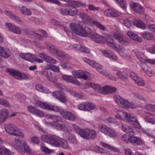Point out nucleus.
Instances as JSON below:
<instances>
[{"label": "nucleus", "instance_id": "f257e3e1", "mask_svg": "<svg viewBox=\"0 0 155 155\" xmlns=\"http://www.w3.org/2000/svg\"><path fill=\"white\" fill-rule=\"evenodd\" d=\"M73 128L77 133L84 138L93 139L96 137V132L93 130L88 128L81 129L75 125H73Z\"/></svg>", "mask_w": 155, "mask_h": 155}, {"label": "nucleus", "instance_id": "f03ea898", "mask_svg": "<svg viewBox=\"0 0 155 155\" xmlns=\"http://www.w3.org/2000/svg\"><path fill=\"white\" fill-rule=\"evenodd\" d=\"M5 128L6 131L10 135L19 137L20 138L24 137L23 134L14 125L7 124L5 125Z\"/></svg>", "mask_w": 155, "mask_h": 155}, {"label": "nucleus", "instance_id": "7ed1b4c3", "mask_svg": "<svg viewBox=\"0 0 155 155\" xmlns=\"http://www.w3.org/2000/svg\"><path fill=\"white\" fill-rule=\"evenodd\" d=\"M70 27L72 31L76 34L81 36L86 37L88 34L79 24L76 23H71Z\"/></svg>", "mask_w": 155, "mask_h": 155}, {"label": "nucleus", "instance_id": "20e7f679", "mask_svg": "<svg viewBox=\"0 0 155 155\" xmlns=\"http://www.w3.org/2000/svg\"><path fill=\"white\" fill-rule=\"evenodd\" d=\"M105 38L107 45L111 48L120 53L124 52L125 51V49L122 48L120 45H116L114 42V39L111 35H107Z\"/></svg>", "mask_w": 155, "mask_h": 155}, {"label": "nucleus", "instance_id": "39448f33", "mask_svg": "<svg viewBox=\"0 0 155 155\" xmlns=\"http://www.w3.org/2000/svg\"><path fill=\"white\" fill-rule=\"evenodd\" d=\"M6 71L9 73L15 78L18 80L27 79L28 78L27 75L22 74L19 71L12 69H8Z\"/></svg>", "mask_w": 155, "mask_h": 155}, {"label": "nucleus", "instance_id": "423d86ee", "mask_svg": "<svg viewBox=\"0 0 155 155\" xmlns=\"http://www.w3.org/2000/svg\"><path fill=\"white\" fill-rule=\"evenodd\" d=\"M114 100L116 103L120 106L124 107H131L134 108L135 106L132 107L130 103L126 100L124 99L120 96H115L114 97Z\"/></svg>", "mask_w": 155, "mask_h": 155}, {"label": "nucleus", "instance_id": "0eeeda50", "mask_svg": "<svg viewBox=\"0 0 155 155\" xmlns=\"http://www.w3.org/2000/svg\"><path fill=\"white\" fill-rule=\"evenodd\" d=\"M61 14L64 15L74 16L78 13V10L74 8H62L61 10Z\"/></svg>", "mask_w": 155, "mask_h": 155}, {"label": "nucleus", "instance_id": "6e6552de", "mask_svg": "<svg viewBox=\"0 0 155 155\" xmlns=\"http://www.w3.org/2000/svg\"><path fill=\"white\" fill-rule=\"evenodd\" d=\"M95 106L94 104L89 102L82 103L79 104L78 109L82 110L90 111L95 108Z\"/></svg>", "mask_w": 155, "mask_h": 155}, {"label": "nucleus", "instance_id": "1a4fd4ad", "mask_svg": "<svg viewBox=\"0 0 155 155\" xmlns=\"http://www.w3.org/2000/svg\"><path fill=\"white\" fill-rule=\"evenodd\" d=\"M20 56L23 59L31 62H34L35 61L38 62L39 61V59L36 58L35 55L29 53H20Z\"/></svg>", "mask_w": 155, "mask_h": 155}, {"label": "nucleus", "instance_id": "9d476101", "mask_svg": "<svg viewBox=\"0 0 155 155\" xmlns=\"http://www.w3.org/2000/svg\"><path fill=\"white\" fill-rule=\"evenodd\" d=\"M72 74L75 78H81L86 80L90 76V74L86 71H74Z\"/></svg>", "mask_w": 155, "mask_h": 155}, {"label": "nucleus", "instance_id": "9b49d317", "mask_svg": "<svg viewBox=\"0 0 155 155\" xmlns=\"http://www.w3.org/2000/svg\"><path fill=\"white\" fill-rule=\"evenodd\" d=\"M104 13L105 16L108 17H117L121 14L120 12L113 8H109L105 10Z\"/></svg>", "mask_w": 155, "mask_h": 155}, {"label": "nucleus", "instance_id": "f8f14e48", "mask_svg": "<svg viewBox=\"0 0 155 155\" xmlns=\"http://www.w3.org/2000/svg\"><path fill=\"white\" fill-rule=\"evenodd\" d=\"M130 6L135 12L141 14L144 12V10L140 4L131 2L130 4Z\"/></svg>", "mask_w": 155, "mask_h": 155}, {"label": "nucleus", "instance_id": "ddd939ff", "mask_svg": "<svg viewBox=\"0 0 155 155\" xmlns=\"http://www.w3.org/2000/svg\"><path fill=\"white\" fill-rule=\"evenodd\" d=\"M5 26L10 31L14 33L17 34H20L21 33V30L18 27L11 23H6Z\"/></svg>", "mask_w": 155, "mask_h": 155}, {"label": "nucleus", "instance_id": "4468645a", "mask_svg": "<svg viewBox=\"0 0 155 155\" xmlns=\"http://www.w3.org/2000/svg\"><path fill=\"white\" fill-rule=\"evenodd\" d=\"M129 143L135 146L140 145L143 143V141L140 137L134 135H130Z\"/></svg>", "mask_w": 155, "mask_h": 155}, {"label": "nucleus", "instance_id": "2eb2a0df", "mask_svg": "<svg viewBox=\"0 0 155 155\" xmlns=\"http://www.w3.org/2000/svg\"><path fill=\"white\" fill-rule=\"evenodd\" d=\"M136 54L141 62H143L145 61L147 63L155 64V60L148 58H144V54L143 53L137 51L136 52Z\"/></svg>", "mask_w": 155, "mask_h": 155}, {"label": "nucleus", "instance_id": "dca6fc26", "mask_svg": "<svg viewBox=\"0 0 155 155\" xmlns=\"http://www.w3.org/2000/svg\"><path fill=\"white\" fill-rule=\"evenodd\" d=\"M86 6V4L85 3L80 2L73 0L69 2V3L67 5L66 7L76 8L78 7H84Z\"/></svg>", "mask_w": 155, "mask_h": 155}, {"label": "nucleus", "instance_id": "f3484780", "mask_svg": "<svg viewBox=\"0 0 155 155\" xmlns=\"http://www.w3.org/2000/svg\"><path fill=\"white\" fill-rule=\"evenodd\" d=\"M91 35V38L96 42L98 43H103L105 41V38L97 34H92L91 35V32H88V34Z\"/></svg>", "mask_w": 155, "mask_h": 155}, {"label": "nucleus", "instance_id": "a211bd4d", "mask_svg": "<svg viewBox=\"0 0 155 155\" xmlns=\"http://www.w3.org/2000/svg\"><path fill=\"white\" fill-rule=\"evenodd\" d=\"M61 138L55 135L50 136V141L49 144L55 147L60 146V142Z\"/></svg>", "mask_w": 155, "mask_h": 155}, {"label": "nucleus", "instance_id": "6ab92c4d", "mask_svg": "<svg viewBox=\"0 0 155 155\" xmlns=\"http://www.w3.org/2000/svg\"><path fill=\"white\" fill-rule=\"evenodd\" d=\"M60 114L64 118L71 120L74 121L75 119L74 115L70 112L67 111H61Z\"/></svg>", "mask_w": 155, "mask_h": 155}, {"label": "nucleus", "instance_id": "aec40b11", "mask_svg": "<svg viewBox=\"0 0 155 155\" xmlns=\"http://www.w3.org/2000/svg\"><path fill=\"white\" fill-rule=\"evenodd\" d=\"M42 73L45 75L46 76L48 79L51 81L55 82L56 79L54 77L52 73H51L49 69H47V66L42 71Z\"/></svg>", "mask_w": 155, "mask_h": 155}, {"label": "nucleus", "instance_id": "412c9836", "mask_svg": "<svg viewBox=\"0 0 155 155\" xmlns=\"http://www.w3.org/2000/svg\"><path fill=\"white\" fill-rule=\"evenodd\" d=\"M53 96L60 101L64 103L67 101L65 97L60 91H56L53 93Z\"/></svg>", "mask_w": 155, "mask_h": 155}, {"label": "nucleus", "instance_id": "4be33fe9", "mask_svg": "<svg viewBox=\"0 0 155 155\" xmlns=\"http://www.w3.org/2000/svg\"><path fill=\"white\" fill-rule=\"evenodd\" d=\"M8 111L6 109L0 110V124L3 123L8 116Z\"/></svg>", "mask_w": 155, "mask_h": 155}, {"label": "nucleus", "instance_id": "5701e85b", "mask_svg": "<svg viewBox=\"0 0 155 155\" xmlns=\"http://www.w3.org/2000/svg\"><path fill=\"white\" fill-rule=\"evenodd\" d=\"M62 78L64 80L68 82L71 83L76 85H79L80 84L79 82L74 79L72 76L63 75L62 76Z\"/></svg>", "mask_w": 155, "mask_h": 155}, {"label": "nucleus", "instance_id": "b1692460", "mask_svg": "<svg viewBox=\"0 0 155 155\" xmlns=\"http://www.w3.org/2000/svg\"><path fill=\"white\" fill-rule=\"evenodd\" d=\"M113 37L115 39L117 40L119 42L122 44L126 45L128 44V41L123 38L122 35L120 33H114L113 35Z\"/></svg>", "mask_w": 155, "mask_h": 155}, {"label": "nucleus", "instance_id": "393cba45", "mask_svg": "<svg viewBox=\"0 0 155 155\" xmlns=\"http://www.w3.org/2000/svg\"><path fill=\"white\" fill-rule=\"evenodd\" d=\"M21 153H30L31 150L29 146L28 145L27 143L25 142H24L21 145V147L18 150Z\"/></svg>", "mask_w": 155, "mask_h": 155}, {"label": "nucleus", "instance_id": "a878e982", "mask_svg": "<svg viewBox=\"0 0 155 155\" xmlns=\"http://www.w3.org/2000/svg\"><path fill=\"white\" fill-rule=\"evenodd\" d=\"M103 54L105 56L116 61L117 59V57L111 51L109 50H104L102 51Z\"/></svg>", "mask_w": 155, "mask_h": 155}, {"label": "nucleus", "instance_id": "bb28decb", "mask_svg": "<svg viewBox=\"0 0 155 155\" xmlns=\"http://www.w3.org/2000/svg\"><path fill=\"white\" fill-rule=\"evenodd\" d=\"M39 57L44 59L45 61L49 63L55 64L56 63V60L55 59L43 54H39Z\"/></svg>", "mask_w": 155, "mask_h": 155}, {"label": "nucleus", "instance_id": "cd10ccee", "mask_svg": "<svg viewBox=\"0 0 155 155\" xmlns=\"http://www.w3.org/2000/svg\"><path fill=\"white\" fill-rule=\"evenodd\" d=\"M141 67L142 69L148 76L150 77L152 76L153 73L151 68L149 67L146 64L144 63L142 64Z\"/></svg>", "mask_w": 155, "mask_h": 155}, {"label": "nucleus", "instance_id": "c85d7f7f", "mask_svg": "<svg viewBox=\"0 0 155 155\" xmlns=\"http://www.w3.org/2000/svg\"><path fill=\"white\" fill-rule=\"evenodd\" d=\"M127 34L130 38L133 40H135L140 42H141L142 41V39L141 38L139 37L137 35L135 34L131 31H128Z\"/></svg>", "mask_w": 155, "mask_h": 155}, {"label": "nucleus", "instance_id": "c756f323", "mask_svg": "<svg viewBox=\"0 0 155 155\" xmlns=\"http://www.w3.org/2000/svg\"><path fill=\"white\" fill-rule=\"evenodd\" d=\"M98 129L101 132L107 135L110 128L104 124H101L98 126Z\"/></svg>", "mask_w": 155, "mask_h": 155}, {"label": "nucleus", "instance_id": "7c9ffc66", "mask_svg": "<svg viewBox=\"0 0 155 155\" xmlns=\"http://www.w3.org/2000/svg\"><path fill=\"white\" fill-rule=\"evenodd\" d=\"M114 70L117 71V75L120 79L124 80L128 78V75L126 72L117 70L116 68L114 69Z\"/></svg>", "mask_w": 155, "mask_h": 155}, {"label": "nucleus", "instance_id": "2f4dec72", "mask_svg": "<svg viewBox=\"0 0 155 155\" xmlns=\"http://www.w3.org/2000/svg\"><path fill=\"white\" fill-rule=\"evenodd\" d=\"M23 140H21L19 138H16L14 140V143L13 144V146L16 150H19L21 147L22 144Z\"/></svg>", "mask_w": 155, "mask_h": 155}, {"label": "nucleus", "instance_id": "473e14b6", "mask_svg": "<svg viewBox=\"0 0 155 155\" xmlns=\"http://www.w3.org/2000/svg\"><path fill=\"white\" fill-rule=\"evenodd\" d=\"M88 64L91 66L95 68L100 73H101V71L103 70L102 66L94 61L91 60Z\"/></svg>", "mask_w": 155, "mask_h": 155}, {"label": "nucleus", "instance_id": "72a5a7b5", "mask_svg": "<svg viewBox=\"0 0 155 155\" xmlns=\"http://www.w3.org/2000/svg\"><path fill=\"white\" fill-rule=\"evenodd\" d=\"M141 35L143 38L147 40H153L154 37L153 35L147 31H144L140 34Z\"/></svg>", "mask_w": 155, "mask_h": 155}, {"label": "nucleus", "instance_id": "f704fd0d", "mask_svg": "<svg viewBox=\"0 0 155 155\" xmlns=\"http://www.w3.org/2000/svg\"><path fill=\"white\" fill-rule=\"evenodd\" d=\"M121 128L126 133L132 134L134 133L133 129L130 126L126 124L122 125Z\"/></svg>", "mask_w": 155, "mask_h": 155}, {"label": "nucleus", "instance_id": "c9c22d12", "mask_svg": "<svg viewBox=\"0 0 155 155\" xmlns=\"http://www.w3.org/2000/svg\"><path fill=\"white\" fill-rule=\"evenodd\" d=\"M47 48L52 54H58V51L56 47L51 44H46Z\"/></svg>", "mask_w": 155, "mask_h": 155}, {"label": "nucleus", "instance_id": "e433bc0d", "mask_svg": "<svg viewBox=\"0 0 155 155\" xmlns=\"http://www.w3.org/2000/svg\"><path fill=\"white\" fill-rule=\"evenodd\" d=\"M0 55L5 58H7L10 55L8 50H5L3 47H0Z\"/></svg>", "mask_w": 155, "mask_h": 155}, {"label": "nucleus", "instance_id": "4c0bfd02", "mask_svg": "<svg viewBox=\"0 0 155 155\" xmlns=\"http://www.w3.org/2000/svg\"><path fill=\"white\" fill-rule=\"evenodd\" d=\"M12 152L8 149L3 147L2 146H0V155H13Z\"/></svg>", "mask_w": 155, "mask_h": 155}, {"label": "nucleus", "instance_id": "58836bf2", "mask_svg": "<svg viewBox=\"0 0 155 155\" xmlns=\"http://www.w3.org/2000/svg\"><path fill=\"white\" fill-rule=\"evenodd\" d=\"M133 23L138 27L143 29L146 28V26L140 20H136L133 22Z\"/></svg>", "mask_w": 155, "mask_h": 155}, {"label": "nucleus", "instance_id": "ea45409f", "mask_svg": "<svg viewBox=\"0 0 155 155\" xmlns=\"http://www.w3.org/2000/svg\"><path fill=\"white\" fill-rule=\"evenodd\" d=\"M47 69H49L54 72H58L60 71L59 68L54 65L48 64Z\"/></svg>", "mask_w": 155, "mask_h": 155}, {"label": "nucleus", "instance_id": "a19ab883", "mask_svg": "<svg viewBox=\"0 0 155 155\" xmlns=\"http://www.w3.org/2000/svg\"><path fill=\"white\" fill-rule=\"evenodd\" d=\"M21 13L25 15H30L31 14V11L25 6L21 8Z\"/></svg>", "mask_w": 155, "mask_h": 155}, {"label": "nucleus", "instance_id": "79ce46f5", "mask_svg": "<svg viewBox=\"0 0 155 155\" xmlns=\"http://www.w3.org/2000/svg\"><path fill=\"white\" fill-rule=\"evenodd\" d=\"M100 143L101 145L104 147H105L107 149H108L109 150L114 151H116L117 150V149L115 148L114 147L110 145L109 144H108L104 142H101Z\"/></svg>", "mask_w": 155, "mask_h": 155}, {"label": "nucleus", "instance_id": "37998d69", "mask_svg": "<svg viewBox=\"0 0 155 155\" xmlns=\"http://www.w3.org/2000/svg\"><path fill=\"white\" fill-rule=\"evenodd\" d=\"M100 73L112 80L114 81L116 80V78L114 76L109 74L105 71H104L103 70H102Z\"/></svg>", "mask_w": 155, "mask_h": 155}, {"label": "nucleus", "instance_id": "c03bdc74", "mask_svg": "<svg viewBox=\"0 0 155 155\" xmlns=\"http://www.w3.org/2000/svg\"><path fill=\"white\" fill-rule=\"evenodd\" d=\"M93 23L101 30L103 31L105 30L106 28L105 26L100 22L97 21H94L93 22Z\"/></svg>", "mask_w": 155, "mask_h": 155}, {"label": "nucleus", "instance_id": "a18cd8bd", "mask_svg": "<svg viewBox=\"0 0 155 155\" xmlns=\"http://www.w3.org/2000/svg\"><path fill=\"white\" fill-rule=\"evenodd\" d=\"M79 17L83 20L85 23H87L89 22V17L84 13H80Z\"/></svg>", "mask_w": 155, "mask_h": 155}, {"label": "nucleus", "instance_id": "49530a36", "mask_svg": "<svg viewBox=\"0 0 155 155\" xmlns=\"http://www.w3.org/2000/svg\"><path fill=\"white\" fill-rule=\"evenodd\" d=\"M28 110L30 112L36 114L37 116L39 115V111L35 107L31 106H29L28 107Z\"/></svg>", "mask_w": 155, "mask_h": 155}, {"label": "nucleus", "instance_id": "de8ad7c7", "mask_svg": "<svg viewBox=\"0 0 155 155\" xmlns=\"http://www.w3.org/2000/svg\"><path fill=\"white\" fill-rule=\"evenodd\" d=\"M50 104L46 103L43 102L39 101V107L48 110Z\"/></svg>", "mask_w": 155, "mask_h": 155}, {"label": "nucleus", "instance_id": "09e8293b", "mask_svg": "<svg viewBox=\"0 0 155 155\" xmlns=\"http://www.w3.org/2000/svg\"><path fill=\"white\" fill-rule=\"evenodd\" d=\"M117 134L116 131L110 128L107 135L110 137H115L117 136Z\"/></svg>", "mask_w": 155, "mask_h": 155}, {"label": "nucleus", "instance_id": "8fccbe9b", "mask_svg": "<svg viewBox=\"0 0 155 155\" xmlns=\"http://www.w3.org/2000/svg\"><path fill=\"white\" fill-rule=\"evenodd\" d=\"M125 119L129 122H130L132 124H133V122L131 121L134 120V119L133 118H136L135 117L130 116V114L127 113H125Z\"/></svg>", "mask_w": 155, "mask_h": 155}, {"label": "nucleus", "instance_id": "3c124183", "mask_svg": "<svg viewBox=\"0 0 155 155\" xmlns=\"http://www.w3.org/2000/svg\"><path fill=\"white\" fill-rule=\"evenodd\" d=\"M70 93L72 95L76 97L80 98L83 97V95L81 94L78 93L74 90L70 91Z\"/></svg>", "mask_w": 155, "mask_h": 155}, {"label": "nucleus", "instance_id": "603ef678", "mask_svg": "<svg viewBox=\"0 0 155 155\" xmlns=\"http://www.w3.org/2000/svg\"><path fill=\"white\" fill-rule=\"evenodd\" d=\"M133 118L134 119V120L132 121L133 122V124H132L133 126L135 128L140 129L141 127V126L137 120L136 118Z\"/></svg>", "mask_w": 155, "mask_h": 155}, {"label": "nucleus", "instance_id": "864d4df0", "mask_svg": "<svg viewBox=\"0 0 155 155\" xmlns=\"http://www.w3.org/2000/svg\"><path fill=\"white\" fill-rule=\"evenodd\" d=\"M123 9L125 10L127 6L126 2L124 0H120L117 3Z\"/></svg>", "mask_w": 155, "mask_h": 155}, {"label": "nucleus", "instance_id": "5fc2aeb1", "mask_svg": "<svg viewBox=\"0 0 155 155\" xmlns=\"http://www.w3.org/2000/svg\"><path fill=\"white\" fill-rule=\"evenodd\" d=\"M48 110L59 112L60 111V107L58 106H53L50 104Z\"/></svg>", "mask_w": 155, "mask_h": 155}, {"label": "nucleus", "instance_id": "6e6d98bb", "mask_svg": "<svg viewBox=\"0 0 155 155\" xmlns=\"http://www.w3.org/2000/svg\"><path fill=\"white\" fill-rule=\"evenodd\" d=\"M41 149L42 151L46 154L51 153L52 150L49 149L45 146H41Z\"/></svg>", "mask_w": 155, "mask_h": 155}, {"label": "nucleus", "instance_id": "4d7b16f0", "mask_svg": "<svg viewBox=\"0 0 155 155\" xmlns=\"http://www.w3.org/2000/svg\"><path fill=\"white\" fill-rule=\"evenodd\" d=\"M130 136L128 134H125L122 136L121 140L127 143H129Z\"/></svg>", "mask_w": 155, "mask_h": 155}, {"label": "nucleus", "instance_id": "13d9d810", "mask_svg": "<svg viewBox=\"0 0 155 155\" xmlns=\"http://www.w3.org/2000/svg\"><path fill=\"white\" fill-rule=\"evenodd\" d=\"M135 83L138 86H143L144 85L145 83L143 80L140 77L137 79V81H135Z\"/></svg>", "mask_w": 155, "mask_h": 155}, {"label": "nucleus", "instance_id": "bf43d9fd", "mask_svg": "<svg viewBox=\"0 0 155 155\" xmlns=\"http://www.w3.org/2000/svg\"><path fill=\"white\" fill-rule=\"evenodd\" d=\"M79 51H81L86 53H88L90 52V50L87 48L85 47L84 46H81V45H79Z\"/></svg>", "mask_w": 155, "mask_h": 155}, {"label": "nucleus", "instance_id": "052dcab7", "mask_svg": "<svg viewBox=\"0 0 155 155\" xmlns=\"http://www.w3.org/2000/svg\"><path fill=\"white\" fill-rule=\"evenodd\" d=\"M108 93H110L109 86H106L103 87L101 94H106Z\"/></svg>", "mask_w": 155, "mask_h": 155}, {"label": "nucleus", "instance_id": "680f3d73", "mask_svg": "<svg viewBox=\"0 0 155 155\" xmlns=\"http://www.w3.org/2000/svg\"><path fill=\"white\" fill-rule=\"evenodd\" d=\"M0 104L3 105H5L6 107H9L10 104L9 102L3 98H0Z\"/></svg>", "mask_w": 155, "mask_h": 155}, {"label": "nucleus", "instance_id": "e2e57ef3", "mask_svg": "<svg viewBox=\"0 0 155 155\" xmlns=\"http://www.w3.org/2000/svg\"><path fill=\"white\" fill-rule=\"evenodd\" d=\"M41 139L43 141L48 143H50V137H49L46 135H44L42 136Z\"/></svg>", "mask_w": 155, "mask_h": 155}, {"label": "nucleus", "instance_id": "0e129e2a", "mask_svg": "<svg viewBox=\"0 0 155 155\" xmlns=\"http://www.w3.org/2000/svg\"><path fill=\"white\" fill-rule=\"evenodd\" d=\"M60 142V146H61L63 148H66L68 147L67 142L63 139L61 138Z\"/></svg>", "mask_w": 155, "mask_h": 155}, {"label": "nucleus", "instance_id": "69168bd1", "mask_svg": "<svg viewBox=\"0 0 155 155\" xmlns=\"http://www.w3.org/2000/svg\"><path fill=\"white\" fill-rule=\"evenodd\" d=\"M39 91L45 93H47L48 92V90L44 87L42 86H39Z\"/></svg>", "mask_w": 155, "mask_h": 155}, {"label": "nucleus", "instance_id": "338daca9", "mask_svg": "<svg viewBox=\"0 0 155 155\" xmlns=\"http://www.w3.org/2000/svg\"><path fill=\"white\" fill-rule=\"evenodd\" d=\"M11 18L13 20L17 22L18 23H19L22 22L20 18H19L17 16H16L13 14L12 15Z\"/></svg>", "mask_w": 155, "mask_h": 155}, {"label": "nucleus", "instance_id": "774afa93", "mask_svg": "<svg viewBox=\"0 0 155 155\" xmlns=\"http://www.w3.org/2000/svg\"><path fill=\"white\" fill-rule=\"evenodd\" d=\"M148 51L151 53L155 54V44L153 45L152 47L149 48L148 49Z\"/></svg>", "mask_w": 155, "mask_h": 155}]
</instances>
